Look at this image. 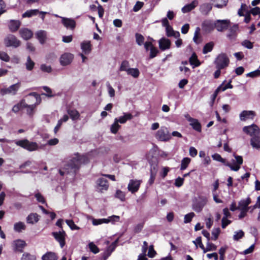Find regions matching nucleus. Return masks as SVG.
I'll return each mask as SVG.
<instances>
[{
    "label": "nucleus",
    "mask_w": 260,
    "mask_h": 260,
    "mask_svg": "<svg viewBox=\"0 0 260 260\" xmlns=\"http://www.w3.org/2000/svg\"><path fill=\"white\" fill-rule=\"evenodd\" d=\"M133 118V116L129 113H123V115L117 118L118 122L121 124L125 123L127 120H131Z\"/></svg>",
    "instance_id": "27"
},
{
    "label": "nucleus",
    "mask_w": 260,
    "mask_h": 260,
    "mask_svg": "<svg viewBox=\"0 0 260 260\" xmlns=\"http://www.w3.org/2000/svg\"><path fill=\"white\" fill-rule=\"evenodd\" d=\"M144 3L141 2H137L134 7H133V11L134 12H138L139 11L141 8L143 6Z\"/></svg>",
    "instance_id": "63"
},
{
    "label": "nucleus",
    "mask_w": 260,
    "mask_h": 260,
    "mask_svg": "<svg viewBox=\"0 0 260 260\" xmlns=\"http://www.w3.org/2000/svg\"><path fill=\"white\" fill-rule=\"evenodd\" d=\"M35 62L32 61L29 56L27 57V60L25 62V67L27 70L31 71L35 66Z\"/></svg>",
    "instance_id": "44"
},
{
    "label": "nucleus",
    "mask_w": 260,
    "mask_h": 260,
    "mask_svg": "<svg viewBox=\"0 0 260 260\" xmlns=\"http://www.w3.org/2000/svg\"><path fill=\"white\" fill-rule=\"evenodd\" d=\"M216 69H224L229 66L230 59L225 53L219 54L214 61Z\"/></svg>",
    "instance_id": "4"
},
{
    "label": "nucleus",
    "mask_w": 260,
    "mask_h": 260,
    "mask_svg": "<svg viewBox=\"0 0 260 260\" xmlns=\"http://www.w3.org/2000/svg\"><path fill=\"white\" fill-rule=\"evenodd\" d=\"M166 35L168 37H173L178 38L180 36V33L178 31H174L171 26H168L166 28Z\"/></svg>",
    "instance_id": "30"
},
{
    "label": "nucleus",
    "mask_w": 260,
    "mask_h": 260,
    "mask_svg": "<svg viewBox=\"0 0 260 260\" xmlns=\"http://www.w3.org/2000/svg\"><path fill=\"white\" fill-rule=\"evenodd\" d=\"M235 159L232 160V162H229L226 160L221 156L218 153H215L212 155V157L215 160L222 162L225 166L229 167L230 169L234 171H238L240 168V166L243 164V158L241 156L234 154Z\"/></svg>",
    "instance_id": "2"
},
{
    "label": "nucleus",
    "mask_w": 260,
    "mask_h": 260,
    "mask_svg": "<svg viewBox=\"0 0 260 260\" xmlns=\"http://www.w3.org/2000/svg\"><path fill=\"white\" fill-rule=\"evenodd\" d=\"M19 34L22 38L25 40L30 39L32 36V32L29 29L24 28L19 30Z\"/></svg>",
    "instance_id": "24"
},
{
    "label": "nucleus",
    "mask_w": 260,
    "mask_h": 260,
    "mask_svg": "<svg viewBox=\"0 0 260 260\" xmlns=\"http://www.w3.org/2000/svg\"><path fill=\"white\" fill-rule=\"evenodd\" d=\"M57 259L56 254L52 252H48L42 257V260H57Z\"/></svg>",
    "instance_id": "35"
},
{
    "label": "nucleus",
    "mask_w": 260,
    "mask_h": 260,
    "mask_svg": "<svg viewBox=\"0 0 260 260\" xmlns=\"http://www.w3.org/2000/svg\"><path fill=\"white\" fill-rule=\"evenodd\" d=\"M251 145L253 148H260V137L259 135L253 137L251 139Z\"/></svg>",
    "instance_id": "34"
},
{
    "label": "nucleus",
    "mask_w": 260,
    "mask_h": 260,
    "mask_svg": "<svg viewBox=\"0 0 260 260\" xmlns=\"http://www.w3.org/2000/svg\"><path fill=\"white\" fill-rule=\"evenodd\" d=\"M63 25L67 28L73 29L76 26V22L74 19L60 17Z\"/></svg>",
    "instance_id": "21"
},
{
    "label": "nucleus",
    "mask_w": 260,
    "mask_h": 260,
    "mask_svg": "<svg viewBox=\"0 0 260 260\" xmlns=\"http://www.w3.org/2000/svg\"><path fill=\"white\" fill-rule=\"evenodd\" d=\"M216 249V246L213 243L208 242L207 243V246L206 248H204V250H203L204 253H206L207 251H213Z\"/></svg>",
    "instance_id": "49"
},
{
    "label": "nucleus",
    "mask_w": 260,
    "mask_h": 260,
    "mask_svg": "<svg viewBox=\"0 0 260 260\" xmlns=\"http://www.w3.org/2000/svg\"><path fill=\"white\" fill-rule=\"evenodd\" d=\"M29 96H33L34 98L36 100V103L35 104L32 105H28L24 107V108H26V112L28 115L29 116H32L34 113V110L36 107L37 105H38L40 103L41 101V99L40 95L36 92H31L28 94Z\"/></svg>",
    "instance_id": "7"
},
{
    "label": "nucleus",
    "mask_w": 260,
    "mask_h": 260,
    "mask_svg": "<svg viewBox=\"0 0 260 260\" xmlns=\"http://www.w3.org/2000/svg\"><path fill=\"white\" fill-rule=\"evenodd\" d=\"M229 20H217L215 21V28L218 31H222L229 27Z\"/></svg>",
    "instance_id": "16"
},
{
    "label": "nucleus",
    "mask_w": 260,
    "mask_h": 260,
    "mask_svg": "<svg viewBox=\"0 0 260 260\" xmlns=\"http://www.w3.org/2000/svg\"><path fill=\"white\" fill-rule=\"evenodd\" d=\"M127 74L132 76L135 78H137L140 75V72L137 68H129L126 72Z\"/></svg>",
    "instance_id": "43"
},
{
    "label": "nucleus",
    "mask_w": 260,
    "mask_h": 260,
    "mask_svg": "<svg viewBox=\"0 0 260 260\" xmlns=\"http://www.w3.org/2000/svg\"><path fill=\"white\" fill-rule=\"evenodd\" d=\"M213 3H214V6L217 8H222L224 7H225L228 2V0H211Z\"/></svg>",
    "instance_id": "38"
},
{
    "label": "nucleus",
    "mask_w": 260,
    "mask_h": 260,
    "mask_svg": "<svg viewBox=\"0 0 260 260\" xmlns=\"http://www.w3.org/2000/svg\"><path fill=\"white\" fill-rule=\"evenodd\" d=\"M255 115V113L253 111H243L239 115L240 119L241 121H245L247 119H253Z\"/></svg>",
    "instance_id": "20"
},
{
    "label": "nucleus",
    "mask_w": 260,
    "mask_h": 260,
    "mask_svg": "<svg viewBox=\"0 0 260 260\" xmlns=\"http://www.w3.org/2000/svg\"><path fill=\"white\" fill-rule=\"evenodd\" d=\"M189 62L190 64L193 66V68L198 67L201 64L195 53H193L190 57Z\"/></svg>",
    "instance_id": "36"
},
{
    "label": "nucleus",
    "mask_w": 260,
    "mask_h": 260,
    "mask_svg": "<svg viewBox=\"0 0 260 260\" xmlns=\"http://www.w3.org/2000/svg\"><path fill=\"white\" fill-rule=\"evenodd\" d=\"M190 158L188 157H185L183 158V159L181 160L180 170H184L185 169H186L188 165L190 163Z\"/></svg>",
    "instance_id": "48"
},
{
    "label": "nucleus",
    "mask_w": 260,
    "mask_h": 260,
    "mask_svg": "<svg viewBox=\"0 0 260 260\" xmlns=\"http://www.w3.org/2000/svg\"><path fill=\"white\" fill-rule=\"evenodd\" d=\"M191 120L192 122H190V125L194 130L200 132L201 131V125L198 120L194 118Z\"/></svg>",
    "instance_id": "40"
},
{
    "label": "nucleus",
    "mask_w": 260,
    "mask_h": 260,
    "mask_svg": "<svg viewBox=\"0 0 260 260\" xmlns=\"http://www.w3.org/2000/svg\"><path fill=\"white\" fill-rule=\"evenodd\" d=\"M52 236L55 240L59 243L60 246L62 248L65 245V237L66 234L65 232L62 230L61 231L53 232Z\"/></svg>",
    "instance_id": "14"
},
{
    "label": "nucleus",
    "mask_w": 260,
    "mask_h": 260,
    "mask_svg": "<svg viewBox=\"0 0 260 260\" xmlns=\"http://www.w3.org/2000/svg\"><path fill=\"white\" fill-rule=\"evenodd\" d=\"M81 47L83 52L85 54H88L91 50V45L90 42L85 41L81 44Z\"/></svg>",
    "instance_id": "28"
},
{
    "label": "nucleus",
    "mask_w": 260,
    "mask_h": 260,
    "mask_svg": "<svg viewBox=\"0 0 260 260\" xmlns=\"http://www.w3.org/2000/svg\"><path fill=\"white\" fill-rule=\"evenodd\" d=\"M215 22L212 20H205L202 23V29L206 32H210L215 28Z\"/></svg>",
    "instance_id": "17"
},
{
    "label": "nucleus",
    "mask_w": 260,
    "mask_h": 260,
    "mask_svg": "<svg viewBox=\"0 0 260 260\" xmlns=\"http://www.w3.org/2000/svg\"><path fill=\"white\" fill-rule=\"evenodd\" d=\"M238 29V27L237 25H235L233 26L229 30V32L227 35V37L230 39L232 40L234 39L236 35V32Z\"/></svg>",
    "instance_id": "37"
},
{
    "label": "nucleus",
    "mask_w": 260,
    "mask_h": 260,
    "mask_svg": "<svg viewBox=\"0 0 260 260\" xmlns=\"http://www.w3.org/2000/svg\"><path fill=\"white\" fill-rule=\"evenodd\" d=\"M125 193L120 190H117L115 197L120 200L121 201H123L125 200Z\"/></svg>",
    "instance_id": "60"
},
{
    "label": "nucleus",
    "mask_w": 260,
    "mask_h": 260,
    "mask_svg": "<svg viewBox=\"0 0 260 260\" xmlns=\"http://www.w3.org/2000/svg\"><path fill=\"white\" fill-rule=\"evenodd\" d=\"M199 2L197 0L193 1L191 3L186 4L182 8L181 11L183 13L189 12L198 6Z\"/></svg>",
    "instance_id": "23"
},
{
    "label": "nucleus",
    "mask_w": 260,
    "mask_h": 260,
    "mask_svg": "<svg viewBox=\"0 0 260 260\" xmlns=\"http://www.w3.org/2000/svg\"><path fill=\"white\" fill-rule=\"evenodd\" d=\"M194 244L196 245V246H198V245L199 246V247L203 249L204 250V246L202 242V239L201 237H198L195 241H193Z\"/></svg>",
    "instance_id": "62"
},
{
    "label": "nucleus",
    "mask_w": 260,
    "mask_h": 260,
    "mask_svg": "<svg viewBox=\"0 0 260 260\" xmlns=\"http://www.w3.org/2000/svg\"><path fill=\"white\" fill-rule=\"evenodd\" d=\"M28 223L34 224L39 221V215L37 213H31L26 218Z\"/></svg>",
    "instance_id": "31"
},
{
    "label": "nucleus",
    "mask_w": 260,
    "mask_h": 260,
    "mask_svg": "<svg viewBox=\"0 0 260 260\" xmlns=\"http://www.w3.org/2000/svg\"><path fill=\"white\" fill-rule=\"evenodd\" d=\"M129 63L127 60H123L122 61L120 68V71H125L126 72L129 69Z\"/></svg>",
    "instance_id": "45"
},
{
    "label": "nucleus",
    "mask_w": 260,
    "mask_h": 260,
    "mask_svg": "<svg viewBox=\"0 0 260 260\" xmlns=\"http://www.w3.org/2000/svg\"><path fill=\"white\" fill-rule=\"evenodd\" d=\"M109 188V184L107 179L104 178H99L96 182V190L103 192Z\"/></svg>",
    "instance_id": "12"
},
{
    "label": "nucleus",
    "mask_w": 260,
    "mask_h": 260,
    "mask_svg": "<svg viewBox=\"0 0 260 260\" xmlns=\"http://www.w3.org/2000/svg\"><path fill=\"white\" fill-rule=\"evenodd\" d=\"M20 86L21 83L18 82L8 87L2 88L0 89V94L2 96H4L7 94L15 95L17 94Z\"/></svg>",
    "instance_id": "6"
},
{
    "label": "nucleus",
    "mask_w": 260,
    "mask_h": 260,
    "mask_svg": "<svg viewBox=\"0 0 260 260\" xmlns=\"http://www.w3.org/2000/svg\"><path fill=\"white\" fill-rule=\"evenodd\" d=\"M142 180L137 179H131L127 185V189L132 193L137 192L140 188Z\"/></svg>",
    "instance_id": "13"
},
{
    "label": "nucleus",
    "mask_w": 260,
    "mask_h": 260,
    "mask_svg": "<svg viewBox=\"0 0 260 260\" xmlns=\"http://www.w3.org/2000/svg\"><path fill=\"white\" fill-rule=\"evenodd\" d=\"M25 246V242L20 239L14 240L12 243L13 250L15 252H22Z\"/></svg>",
    "instance_id": "15"
},
{
    "label": "nucleus",
    "mask_w": 260,
    "mask_h": 260,
    "mask_svg": "<svg viewBox=\"0 0 260 260\" xmlns=\"http://www.w3.org/2000/svg\"><path fill=\"white\" fill-rule=\"evenodd\" d=\"M117 118H115L113 123L111 125L110 131L112 134H115L117 133L121 126L118 124Z\"/></svg>",
    "instance_id": "39"
},
{
    "label": "nucleus",
    "mask_w": 260,
    "mask_h": 260,
    "mask_svg": "<svg viewBox=\"0 0 260 260\" xmlns=\"http://www.w3.org/2000/svg\"><path fill=\"white\" fill-rule=\"evenodd\" d=\"M159 47L162 51L170 49L171 41L168 39L162 38L158 41Z\"/></svg>",
    "instance_id": "22"
},
{
    "label": "nucleus",
    "mask_w": 260,
    "mask_h": 260,
    "mask_svg": "<svg viewBox=\"0 0 260 260\" xmlns=\"http://www.w3.org/2000/svg\"><path fill=\"white\" fill-rule=\"evenodd\" d=\"M207 198L205 197H200L199 200L194 202L192 205V209L197 212H200L207 203Z\"/></svg>",
    "instance_id": "10"
},
{
    "label": "nucleus",
    "mask_w": 260,
    "mask_h": 260,
    "mask_svg": "<svg viewBox=\"0 0 260 260\" xmlns=\"http://www.w3.org/2000/svg\"><path fill=\"white\" fill-rule=\"evenodd\" d=\"M91 219L92 223L93 225H98L102 223H106V222H107V221L106 220V218L95 219L91 218Z\"/></svg>",
    "instance_id": "53"
},
{
    "label": "nucleus",
    "mask_w": 260,
    "mask_h": 260,
    "mask_svg": "<svg viewBox=\"0 0 260 260\" xmlns=\"http://www.w3.org/2000/svg\"><path fill=\"white\" fill-rule=\"evenodd\" d=\"M220 232V230L219 228H215L213 229L212 232V235L213 236V237L212 238V239L213 240H216L218 237Z\"/></svg>",
    "instance_id": "58"
},
{
    "label": "nucleus",
    "mask_w": 260,
    "mask_h": 260,
    "mask_svg": "<svg viewBox=\"0 0 260 260\" xmlns=\"http://www.w3.org/2000/svg\"><path fill=\"white\" fill-rule=\"evenodd\" d=\"M107 87L108 90V93L110 97H113L115 95V90L110 85V83L107 82L106 83Z\"/></svg>",
    "instance_id": "64"
},
{
    "label": "nucleus",
    "mask_w": 260,
    "mask_h": 260,
    "mask_svg": "<svg viewBox=\"0 0 260 260\" xmlns=\"http://www.w3.org/2000/svg\"><path fill=\"white\" fill-rule=\"evenodd\" d=\"M68 113L73 120L79 119L80 115L77 110L75 109H69L68 110Z\"/></svg>",
    "instance_id": "32"
},
{
    "label": "nucleus",
    "mask_w": 260,
    "mask_h": 260,
    "mask_svg": "<svg viewBox=\"0 0 260 260\" xmlns=\"http://www.w3.org/2000/svg\"><path fill=\"white\" fill-rule=\"evenodd\" d=\"M231 81L229 82L226 84H224V83H222L219 86L217 87V88L215 90L213 94L211 95V105L212 106L215 99L216 98L218 93L220 91H224L226 89L228 88H232L233 87V85L231 84Z\"/></svg>",
    "instance_id": "9"
},
{
    "label": "nucleus",
    "mask_w": 260,
    "mask_h": 260,
    "mask_svg": "<svg viewBox=\"0 0 260 260\" xmlns=\"http://www.w3.org/2000/svg\"><path fill=\"white\" fill-rule=\"evenodd\" d=\"M194 216L195 214L193 212H190L188 214H186L184 216V222L185 223H189Z\"/></svg>",
    "instance_id": "55"
},
{
    "label": "nucleus",
    "mask_w": 260,
    "mask_h": 260,
    "mask_svg": "<svg viewBox=\"0 0 260 260\" xmlns=\"http://www.w3.org/2000/svg\"><path fill=\"white\" fill-rule=\"evenodd\" d=\"M212 8V5L210 3H204L200 6V11L204 15H207L211 11Z\"/></svg>",
    "instance_id": "25"
},
{
    "label": "nucleus",
    "mask_w": 260,
    "mask_h": 260,
    "mask_svg": "<svg viewBox=\"0 0 260 260\" xmlns=\"http://www.w3.org/2000/svg\"><path fill=\"white\" fill-rule=\"evenodd\" d=\"M4 43L7 47L17 48L20 45V41L13 35H9L4 40Z\"/></svg>",
    "instance_id": "8"
},
{
    "label": "nucleus",
    "mask_w": 260,
    "mask_h": 260,
    "mask_svg": "<svg viewBox=\"0 0 260 260\" xmlns=\"http://www.w3.org/2000/svg\"><path fill=\"white\" fill-rule=\"evenodd\" d=\"M0 142L11 143L13 142L15 144L23 149L27 150L28 151H34L38 150L41 148V146H39L38 144L35 142H30L27 139H24L19 140H10L6 139H0Z\"/></svg>",
    "instance_id": "3"
},
{
    "label": "nucleus",
    "mask_w": 260,
    "mask_h": 260,
    "mask_svg": "<svg viewBox=\"0 0 260 260\" xmlns=\"http://www.w3.org/2000/svg\"><path fill=\"white\" fill-rule=\"evenodd\" d=\"M106 223L111 222L112 224H115L116 222L119 221L120 217L117 215H112L109 216L107 218H106Z\"/></svg>",
    "instance_id": "46"
},
{
    "label": "nucleus",
    "mask_w": 260,
    "mask_h": 260,
    "mask_svg": "<svg viewBox=\"0 0 260 260\" xmlns=\"http://www.w3.org/2000/svg\"><path fill=\"white\" fill-rule=\"evenodd\" d=\"M21 260H36V257L28 253H24L22 254Z\"/></svg>",
    "instance_id": "56"
},
{
    "label": "nucleus",
    "mask_w": 260,
    "mask_h": 260,
    "mask_svg": "<svg viewBox=\"0 0 260 260\" xmlns=\"http://www.w3.org/2000/svg\"><path fill=\"white\" fill-rule=\"evenodd\" d=\"M200 30H201V29L199 27H197L196 28V30H195L194 34L193 40V41L196 44H199L200 43V41L199 40V35H200Z\"/></svg>",
    "instance_id": "52"
},
{
    "label": "nucleus",
    "mask_w": 260,
    "mask_h": 260,
    "mask_svg": "<svg viewBox=\"0 0 260 260\" xmlns=\"http://www.w3.org/2000/svg\"><path fill=\"white\" fill-rule=\"evenodd\" d=\"M66 222L72 230H78L80 228L76 225L72 220H66Z\"/></svg>",
    "instance_id": "50"
},
{
    "label": "nucleus",
    "mask_w": 260,
    "mask_h": 260,
    "mask_svg": "<svg viewBox=\"0 0 260 260\" xmlns=\"http://www.w3.org/2000/svg\"><path fill=\"white\" fill-rule=\"evenodd\" d=\"M20 26V22L18 20H11L9 24V27L11 31H17Z\"/></svg>",
    "instance_id": "29"
},
{
    "label": "nucleus",
    "mask_w": 260,
    "mask_h": 260,
    "mask_svg": "<svg viewBox=\"0 0 260 260\" xmlns=\"http://www.w3.org/2000/svg\"><path fill=\"white\" fill-rule=\"evenodd\" d=\"M74 58V56L71 53H65L60 57V63L61 65L66 66L71 63Z\"/></svg>",
    "instance_id": "18"
},
{
    "label": "nucleus",
    "mask_w": 260,
    "mask_h": 260,
    "mask_svg": "<svg viewBox=\"0 0 260 260\" xmlns=\"http://www.w3.org/2000/svg\"><path fill=\"white\" fill-rule=\"evenodd\" d=\"M243 131L245 133L251 136L252 138L257 135H260V130L255 124L244 126L243 128Z\"/></svg>",
    "instance_id": "11"
},
{
    "label": "nucleus",
    "mask_w": 260,
    "mask_h": 260,
    "mask_svg": "<svg viewBox=\"0 0 260 260\" xmlns=\"http://www.w3.org/2000/svg\"><path fill=\"white\" fill-rule=\"evenodd\" d=\"M88 159L86 156L76 154L75 156L70 159L64 166V169L67 173H75L79 169L82 164L87 163Z\"/></svg>",
    "instance_id": "1"
},
{
    "label": "nucleus",
    "mask_w": 260,
    "mask_h": 260,
    "mask_svg": "<svg viewBox=\"0 0 260 260\" xmlns=\"http://www.w3.org/2000/svg\"><path fill=\"white\" fill-rule=\"evenodd\" d=\"M88 246L90 250L93 253L96 254L99 252L98 247L93 242L89 243Z\"/></svg>",
    "instance_id": "59"
},
{
    "label": "nucleus",
    "mask_w": 260,
    "mask_h": 260,
    "mask_svg": "<svg viewBox=\"0 0 260 260\" xmlns=\"http://www.w3.org/2000/svg\"><path fill=\"white\" fill-rule=\"evenodd\" d=\"M26 228V226L24 222L19 221L15 223L14 224V230L15 231L20 233L22 230H24Z\"/></svg>",
    "instance_id": "41"
},
{
    "label": "nucleus",
    "mask_w": 260,
    "mask_h": 260,
    "mask_svg": "<svg viewBox=\"0 0 260 260\" xmlns=\"http://www.w3.org/2000/svg\"><path fill=\"white\" fill-rule=\"evenodd\" d=\"M251 203V200L249 198L240 200L238 203V208L239 210H247L251 208L248 205Z\"/></svg>",
    "instance_id": "19"
},
{
    "label": "nucleus",
    "mask_w": 260,
    "mask_h": 260,
    "mask_svg": "<svg viewBox=\"0 0 260 260\" xmlns=\"http://www.w3.org/2000/svg\"><path fill=\"white\" fill-rule=\"evenodd\" d=\"M0 59L5 62H9L10 59V57L8 54L3 51H0Z\"/></svg>",
    "instance_id": "57"
},
{
    "label": "nucleus",
    "mask_w": 260,
    "mask_h": 260,
    "mask_svg": "<svg viewBox=\"0 0 260 260\" xmlns=\"http://www.w3.org/2000/svg\"><path fill=\"white\" fill-rule=\"evenodd\" d=\"M214 45V44L213 42L206 44L203 49V53L205 54L211 52L213 48Z\"/></svg>",
    "instance_id": "42"
},
{
    "label": "nucleus",
    "mask_w": 260,
    "mask_h": 260,
    "mask_svg": "<svg viewBox=\"0 0 260 260\" xmlns=\"http://www.w3.org/2000/svg\"><path fill=\"white\" fill-rule=\"evenodd\" d=\"M47 33L44 30H40L36 33L37 38L39 40L41 44H43L45 42Z\"/></svg>",
    "instance_id": "33"
},
{
    "label": "nucleus",
    "mask_w": 260,
    "mask_h": 260,
    "mask_svg": "<svg viewBox=\"0 0 260 260\" xmlns=\"http://www.w3.org/2000/svg\"><path fill=\"white\" fill-rule=\"evenodd\" d=\"M27 106V104L26 103L24 100H21L18 103L15 105L12 109V111L15 113H18L20 110L24 108Z\"/></svg>",
    "instance_id": "26"
},
{
    "label": "nucleus",
    "mask_w": 260,
    "mask_h": 260,
    "mask_svg": "<svg viewBox=\"0 0 260 260\" xmlns=\"http://www.w3.org/2000/svg\"><path fill=\"white\" fill-rule=\"evenodd\" d=\"M244 236V233L242 230H239V231L235 232V234L233 236V239L235 241H238L240 239L243 238Z\"/></svg>",
    "instance_id": "51"
},
{
    "label": "nucleus",
    "mask_w": 260,
    "mask_h": 260,
    "mask_svg": "<svg viewBox=\"0 0 260 260\" xmlns=\"http://www.w3.org/2000/svg\"><path fill=\"white\" fill-rule=\"evenodd\" d=\"M135 36L136 42L138 44V45H139V46L142 45L144 44V37L142 35L138 33L136 34Z\"/></svg>",
    "instance_id": "54"
},
{
    "label": "nucleus",
    "mask_w": 260,
    "mask_h": 260,
    "mask_svg": "<svg viewBox=\"0 0 260 260\" xmlns=\"http://www.w3.org/2000/svg\"><path fill=\"white\" fill-rule=\"evenodd\" d=\"M155 138L160 141L167 142L171 139V135L166 127L161 126L156 133Z\"/></svg>",
    "instance_id": "5"
},
{
    "label": "nucleus",
    "mask_w": 260,
    "mask_h": 260,
    "mask_svg": "<svg viewBox=\"0 0 260 260\" xmlns=\"http://www.w3.org/2000/svg\"><path fill=\"white\" fill-rule=\"evenodd\" d=\"M40 69L44 72L50 73L52 71V68L50 66H47L45 64L41 65Z\"/></svg>",
    "instance_id": "61"
},
{
    "label": "nucleus",
    "mask_w": 260,
    "mask_h": 260,
    "mask_svg": "<svg viewBox=\"0 0 260 260\" xmlns=\"http://www.w3.org/2000/svg\"><path fill=\"white\" fill-rule=\"evenodd\" d=\"M38 9L30 10L25 12L23 15V17H30L32 16L36 15L39 13Z\"/></svg>",
    "instance_id": "47"
}]
</instances>
